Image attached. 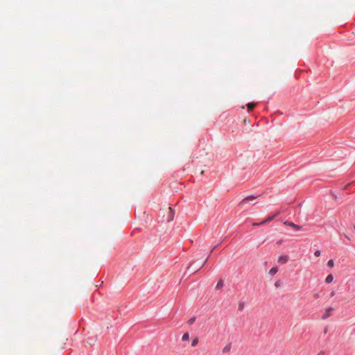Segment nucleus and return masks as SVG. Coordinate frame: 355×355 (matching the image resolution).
<instances>
[{
  "label": "nucleus",
  "mask_w": 355,
  "mask_h": 355,
  "mask_svg": "<svg viewBox=\"0 0 355 355\" xmlns=\"http://www.w3.org/2000/svg\"><path fill=\"white\" fill-rule=\"evenodd\" d=\"M256 106V103H250L247 105L248 107V111L250 112L254 109V107Z\"/></svg>",
  "instance_id": "nucleus-10"
},
{
  "label": "nucleus",
  "mask_w": 355,
  "mask_h": 355,
  "mask_svg": "<svg viewBox=\"0 0 355 355\" xmlns=\"http://www.w3.org/2000/svg\"><path fill=\"white\" fill-rule=\"evenodd\" d=\"M189 333H185V334H183V336L182 337V341H185V340H189Z\"/></svg>",
  "instance_id": "nucleus-12"
},
{
  "label": "nucleus",
  "mask_w": 355,
  "mask_h": 355,
  "mask_svg": "<svg viewBox=\"0 0 355 355\" xmlns=\"http://www.w3.org/2000/svg\"><path fill=\"white\" fill-rule=\"evenodd\" d=\"M345 237H346L348 240H350V238H349L347 236H345Z\"/></svg>",
  "instance_id": "nucleus-19"
},
{
  "label": "nucleus",
  "mask_w": 355,
  "mask_h": 355,
  "mask_svg": "<svg viewBox=\"0 0 355 355\" xmlns=\"http://www.w3.org/2000/svg\"><path fill=\"white\" fill-rule=\"evenodd\" d=\"M333 308L332 307H329L327 309H326L325 311V313H324V315H322V318L323 320H325L327 319V318H329L331 314V311H333Z\"/></svg>",
  "instance_id": "nucleus-4"
},
{
  "label": "nucleus",
  "mask_w": 355,
  "mask_h": 355,
  "mask_svg": "<svg viewBox=\"0 0 355 355\" xmlns=\"http://www.w3.org/2000/svg\"><path fill=\"white\" fill-rule=\"evenodd\" d=\"M318 355H322V354H318Z\"/></svg>",
  "instance_id": "nucleus-21"
},
{
  "label": "nucleus",
  "mask_w": 355,
  "mask_h": 355,
  "mask_svg": "<svg viewBox=\"0 0 355 355\" xmlns=\"http://www.w3.org/2000/svg\"><path fill=\"white\" fill-rule=\"evenodd\" d=\"M278 214L279 213L277 212L275 214H274L273 216L267 218L266 220H264L262 222H261L260 224H265L266 223L272 221L273 220V218L278 215Z\"/></svg>",
  "instance_id": "nucleus-6"
},
{
  "label": "nucleus",
  "mask_w": 355,
  "mask_h": 355,
  "mask_svg": "<svg viewBox=\"0 0 355 355\" xmlns=\"http://www.w3.org/2000/svg\"><path fill=\"white\" fill-rule=\"evenodd\" d=\"M334 266V262L332 259H330L329 261H328L327 262V266L329 267V268H333Z\"/></svg>",
  "instance_id": "nucleus-13"
},
{
  "label": "nucleus",
  "mask_w": 355,
  "mask_h": 355,
  "mask_svg": "<svg viewBox=\"0 0 355 355\" xmlns=\"http://www.w3.org/2000/svg\"><path fill=\"white\" fill-rule=\"evenodd\" d=\"M277 271L278 268L277 267H273L269 270L268 273L270 275H274L277 272Z\"/></svg>",
  "instance_id": "nucleus-9"
},
{
  "label": "nucleus",
  "mask_w": 355,
  "mask_h": 355,
  "mask_svg": "<svg viewBox=\"0 0 355 355\" xmlns=\"http://www.w3.org/2000/svg\"><path fill=\"white\" fill-rule=\"evenodd\" d=\"M318 355H322V354H318Z\"/></svg>",
  "instance_id": "nucleus-22"
},
{
  "label": "nucleus",
  "mask_w": 355,
  "mask_h": 355,
  "mask_svg": "<svg viewBox=\"0 0 355 355\" xmlns=\"http://www.w3.org/2000/svg\"><path fill=\"white\" fill-rule=\"evenodd\" d=\"M231 349V345L230 344H228V345H226L222 349V352L223 354H226L227 352H229Z\"/></svg>",
  "instance_id": "nucleus-7"
},
{
  "label": "nucleus",
  "mask_w": 355,
  "mask_h": 355,
  "mask_svg": "<svg viewBox=\"0 0 355 355\" xmlns=\"http://www.w3.org/2000/svg\"><path fill=\"white\" fill-rule=\"evenodd\" d=\"M223 281H222V280H220V281L217 283V284H216V289H217V290L220 289V288L223 287Z\"/></svg>",
  "instance_id": "nucleus-11"
},
{
  "label": "nucleus",
  "mask_w": 355,
  "mask_h": 355,
  "mask_svg": "<svg viewBox=\"0 0 355 355\" xmlns=\"http://www.w3.org/2000/svg\"><path fill=\"white\" fill-rule=\"evenodd\" d=\"M354 229L355 230V225H354Z\"/></svg>",
  "instance_id": "nucleus-20"
},
{
  "label": "nucleus",
  "mask_w": 355,
  "mask_h": 355,
  "mask_svg": "<svg viewBox=\"0 0 355 355\" xmlns=\"http://www.w3.org/2000/svg\"><path fill=\"white\" fill-rule=\"evenodd\" d=\"M261 225L260 223H254L253 225Z\"/></svg>",
  "instance_id": "nucleus-18"
},
{
  "label": "nucleus",
  "mask_w": 355,
  "mask_h": 355,
  "mask_svg": "<svg viewBox=\"0 0 355 355\" xmlns=\"http://www.w3.org/2000/svg\"><path fill=\"white\" fill-rule=\"evenodd\" d=\"M198 338H195L194 340H193V341L191 342V346L192 347H195L198 345Z\"/></svg>",
  "instance_id": "nucleus-14"
},
{
  "label": "nucleus",
  "mask_w": 355,
  "mask_h": 355,
  "mask_svg": "<svg viewBox=\"0 0 355 355\" xmlns=\"http://www.w3.org/2000/svg\"><path fill=\"white\" fill-rule=\"evenodd\" d=\"M335 295V291H332L330 294L331 297H333Z\"/></svg>",
  "instance_id": "nucleus-17"
},
{
  "label": "nucleus",
  "mask_w": 355,
  "mask_h": 355,
  "mask_svg": "<svg viewBox=\"0 0 355 355\" xmlns=\"http://www.w3.org/2000/svg\"><path fill=\"white\" fill-rule=\"evenodd\" d=\"M255 199V197L254 196H249V197H247L245 198H244L241 202H240V205H245L246 203L249 202L251 200H253Z\"/></svg>",
  "instance_id": "nucleus-5"
},
{
  "label": "nucleus",
  "mask_w": 355,
  "mask_h": 355,
  "mask_svg": "<svg viewBox=\"0 0 355 355\" xmlns=\"http://www.w3.org/2000/svg\"><path fill=\"white\" fill-rule=\"evenodd\" d=\"M159 216L163 219V222H171L173 220L174 211L171 207H164L159 210Z\"/></svg>",
  "instance_id": "nucleus-1"
},
{
  "label": "nucleus",
  "mask_w": 355,
  "mask_h": 355,
  "mask_svg": "<svg viewBox=\"0 0 355 355\" xmlns=\"http://www.w3.org/2000/svg\"><path fill=\"white\" fill-rule=\"evenodd\" d=\"M315 256L320 257L321 254V252L320 250H316L314 253Z\"/></svg>",
  "instance_id": "nucleus-16"
},
{
  "label": "nucleus",
  "mask_w": 355,
  "mask_h": 355,
  "mask_svg": "<svg viewBox=\"0 0 355 355\" xmlns=\"http://www.w3.org/2000/svg\"><path fill=\"white\" fill-rule=\"evenodd\" d=\"M333 280H334V276H333V275L330 274V275H327V277H326L325 282L327 284H330L333 282Z\"/></svg>",
  "instance_id": "nucleus-8"
},
{
  "label": "nucleus",
  "mask_w": 355,
  "mask_h": 355,
  "mask_svg": "<svg viewBox=\"0 0 355 355\" xmlns=\"http://www.w3.org/2000/svg\"><path fill=\"white\" fill-rule=\"evenodd\" d=\"M288 261V257L287 255H282L278 258V263L280 264H285Z\"/></svg>",
  "instance_id": "nucleus-2"
},
{
  "label": "nucleus",
  "mask_w": 355,
  "mask_h": 355,
  "mask_svg": "<svg viewBox=\"0 0 355 355\" xmlns=\"http://www.w3.org/2000/svg\"><path fill=\"white\" fill-rule=\"evenodd\" d=\"M195 320H196V318H191L189 320L188 324L191 325L195 322Z\"/></svg>",
  "instance_id": "nucleus-15"
},
{
  "label": "nucleus",
  "mask_w": 355,
  "mask_h": 355,
  "mask_svg": "<svg viewBox=\"0 0 355 355\" xmlns=\"http://www.w3.org/2000/svg\"><path fill=\"white\" fill-rule=\"evenodd\" d=\"M284 224L286 225H288V226H290L291 227H293V229H295L297 231H300L302 229V227H300V226H299L297 225H295V224H294L292 222L286 221L284 223Z\"/></svg>",
  "instance_id": "nucleus-3"
}]
</instances>
